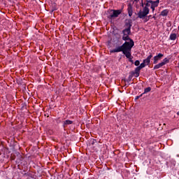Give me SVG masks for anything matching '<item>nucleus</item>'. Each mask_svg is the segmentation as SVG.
<instances>
[{
    "mask_svg": "<svg viewBox=\"0 0 179 179\" xmlns=\"http://www.w3.org/2000/svg\"><path fill=\"white\" fill-rule=\"evenodd\" d=\"M123 41H125L122 45L118 44L115 45V48L110 50V52H121L123 50H132V48L135 45V42L134 40L129 38V35H123L122 36Z\"/></svg>",
    "mask_w": 179,
    "mask_h": 179,
    "instance_id": "f257e3e1",
    "label": "nucleus"
},
{
    "mask_svg": "<svg viewBox=\"0 0 179 179\" xmlns=\"http://www.w3.org/2000/svg\"><path fill=\"white\" fill-rule=\"evenodd\" d=\"M109 15H108V19H114V17H118L122 13V10H108Z\"/></svg>",
    "mask_w": 179,
    "mask_h": 179,
    "instance_id": "f03ea898",
    "label": "nucleus"
},
{
    "mask_svg": "<svg viewBox=\"0 0 179 179\" xmlns=\"http://www.w3.org/2000/svg\"><path fill=\"white\" fill-rule=\"evenodd\" d=\"M149 12H150V10L148 7H143V10H140L137 15L139 19H145L148 15H149Z\"/></svg>",
    "mask_w": 179,
    "mask_h": 179,
    "instance_id": "7ed1b4c3",
    "label": "nucleus"
},
{
    "mask_svg": "<svg viewBox=\"0 0 179 179\" xmlns=\"http://www.w3.org/2000/svg\"><path fill=\"white\" fill-rule=\"evenodd\" d=\"M132 49H129L127 50H121V52H122V54L124 55H125L126 58H128L129 61L131 63L134 64V60H132V59L134 58V57L132 56L131 51Z\"/></svg>",
    "mask_w": 179,
    "mask_h": 179,
    "instance_id": "20e7f679",
    "label": "nucleus"
},
{
    "mask_svg": "<svg viewBox=\"0 0 179 179\" xmlns=\"http://www.w3.org/2000/svg\"><path fill=\"white\" fill-rule=\"evenodd\" d=\"M131 75L135 78H139V75H141V69L137 66L134 71L131 72Z\"/></svg>",
    "mask_w": 179,
    "mask_h": 179,
    "instance_id": "39448f33",
    "label": "nucleus"
},
{
    "mask_svg": "<svg viewBox=\"0 0 179 179\" xmlns=\"http://www.w3.org/2000/svg\"><path fill=\"white\" fill-rule=\"evenodd\" d=\"M163 57H164V55L162 53H159L157 55L153 57V64H157V62H159V61H160V59H162Z\"/></svg>",
    "mask_w": 179,
    "mask_h": 179,
    "instance_id": "423d86ee",
    "label": "nucleus"
},
{
    "mask_svg": "<svg viewBox=\"0 0 179 179\" xmlns=\"http://www.w3.org/2000/svg\"><path fill=\"white\" fill-rule=\"evenodd\" d=\"M124 26L127 27V31H129L132 27V20H126Z\"/></svg>",
    "mask_w": 179,
    "mask_h": 179,
    "instance_id": "0eeeda50",
    "label": "nucleus"
},
{
    "mask_svg": "<svg viewBox=\"0 0 179 179\" xmlns=\"http://www.w3.org/2000/svg\"><path fill=\"white\" fill-rule=\"evenodd\" d=\"M152 57H153V55H152V53L150 52V55H148L146 59H143V62H144V63L146 65H149V64H150V59H152Z\"/></svg>",
    "mask_w": 179,
    "mask_h": 179,
    "instance_id": "6e6552de",
    "label": "nucleus"
},
{
    "mask_svg": "<svg viewBox=\"0 0 179 179\" xmlns=\"http://www.w3.org/2000/svg\"><path fill=\"white\" fill-rule=\"evenodd\" d=\"M71 124H73V121L66 120L64 122L63 127H64V128H66L68 127V125H71Z\"/></svg>",
    "mask_w": 179,
    "mask_h": 179,
    "instance_id": "1a4fd4ad",
    "label": "nucleus"
},
{
    "mask_svg": "<svg viewBox=\"0 0 179 179\" xmlns=\"http://www.w3.org/2000/svg\"><path fill=\"white\" fill-rule=\"evenodd\" d=\"M127 11L129 13V16L131 17V16H132L133 14L132 6H131V4L128 5Z\"/></svg>",
    "mask_w": 179,
    "mask_h": 179,
    "instance_id": "9d476101",
    "label": "nucleus"
},
{
    "mask_svg": "<svg viewBox=\"0 0 179 179\" xmlns=\"http://www.w3.org/2000/svg\"><path fill=\"white\" fill-rule=\"evenodd\" d=\"M127 30H128V28H126L122 31L123 35L129 36L131 34V29H129V31Z\"/></svg>",
    "mask_w": 179,
    "mask_h": 179,
    "instance_id": "9b49d317",
    "label": "nucleus"
},
{
    "mask_svg": "<svg viewBox=\"0 0 179 179\" xmlns=\"http://www.w3.org/2000/svg\"><path fill=\"white\" fill-rule=\"evenodd\" d=\"M177 38V34H171L169 36V40H172V41H176Z\"/></svg>",
    "mask_w": 179,
    "mask_h": 179,
    "instance_id": "f8f14e48",
    "label": "nucleus"
},
{
    "mask_svg": "<svg viewBox=\"0 0 179 179\" xmlns=\"http://www.w3.org/2000/svg\"><path fill=\"white\" fill-rule=\"evenodd\" d=\"M162 66H164V64L163 63L160 62L158 64L154 66L153 69L154 70L159 69V68H162Z\"/></svg>",
    "mask_w": 179,
    "mask_h": 179,
    "instance_id": "ddd939ff",
    "label": "nucleus"
},
{
    "mask_svg": "<svg viewBox=\"0 0 179 179\" xmlns=\"http://www.w3.org/2000/svg\"><path fill=\"white\" fill-rule=\"evenodd\" d=\"M148 2H150V3H151V6L152 8H157V6H159V4L155 3V1L149 0Z\"/></svg>",
    "mask_w": 179,
    "mask_h": 179,
    "instance_id": "4468645a",
    "label": "nucleus"
},
{
    "mask_svg": "<svg viewBox=\"0 0 179 179\" xmlns=\"http://www.w3.org/2000/svg\"><path fill=\"white\" fill-rule=\"evenodd\" d=\"M169 15V10L165 9L161 12V16H167Z\"/></svg>",
    "mask_w": 179,
    "mask_h": 179,
    "instance_id": "2eb2a0df",
    "label": "nucleus"
},
{
    "mask_svg": "<svg viewBox=\"0 0 179 179\" xmlns=\"http://www.w3.org/2000/svg\"><path fill=\"white\" fill-rule=\"evenodd\" d=\"M164 65H166V64H169L170 62V59L166 57L163 59L162 62H161Z\"/></svg>",
    "mask_w": 179,
    "mask_h": 179,
    "instance_id": "dca6fc26",
    "label": "nucleus"
},
{
    "mask_svg": "<svg viewBox=\"0 0 179 179\" xmlns=\"http://www.w3.org/2000/svg\"><path fill=\"white\" fill-rule=\"evenodd\" d=\"M150 90H152V87H150L145 88L144 90V92L143 93V94H146V93H149V92H150Z\"/></svg>",
    "mask_w": 179,
    "mask_h": 179,
    "instance_id": "f3484780",
    "label": "nucleus"
},
{
    "mask_svg": "<svg viewBox=\"0 0 179 179\" xmlns=\"http://www.w3.org/2000/svg\"><path fill=\"white\" fill-rule=\"evenodd\" d=\"M145 66H146V64H145V63H144L143 61V62L140 64V66H138V67H139L141 69H143V68H145Z\"/></svg>",
    "mask_w": 179,
    "mask_h": 179,
    "instance_id": "a211bd4d",
    "label": "nucleus"
},
{
    "mask_svg": "<svg viewBox=\"0 0 179 179\" xmlns=\"http://www.w3.org/2000/svg\"><path fill=\"white\" fill-rule=\"evenodd\" d=\"M176 166V161H173L172 162H171V169H172V170H174V166Z\"/></svg>",
    "mask_w": 179,
    "mask_h": 179,
    "instance_id": "6ab92c4d",
    "label": "nucleus"
},
{
    "mask_svg": "<svg viewBox=\"0 0 179 179\" xmlns=\"http://www.w3.org/2000/svg\"><path fill=\"white\" fill-rule=\"evenodd\" d=\"M141 64V62H139V60H136L135 62H134V65L136 66H139V65Z\"/></svg>",
    "mask_w": 179,
    "mask_h": 179,
    "instance_id": "aec40b11",
    "label": "nucleus"
},
{
    "mask_svg": "<svg viewBox=\"0 0 179 179\" xmlns=\"http://www.w3.org/2000/svg\"><path fill=\"white\" fill-rule=\"evenodd\" d=\"M150 6V2H149V0L147 1V3H145V6L144 8H149Z\"/></svg>",
    "mask_w": 179,
    "mask_h": 179,
    "instance_id": "412c9836",
    "label": "nucleus"
},
{
    "mask_svg": "<svg viewBox=\"0 0 179 179\" xmlns=\"http://www.w3.org/2000/svg\"><path fill=\"white\" fill-rule=\"evenodd\" d=\"M142 96H143V94H141L139 96H136V98H135V100H138L140 97H142Z\"/></svg>",
    "mask_w": 179,
    "mask_h": 179,
    "instance_id": "4be33fe9",
    "label": "nucleus"
},
{
    "mask_svg": "<svg viewBox=\"0 0 179 179\" xmlns=\"http://www.w3.org/2000/svg\"><path fill=\"white\" fill-rule=\"evenodd\" d=\"M52 9H57V4L56 3L53 4Z\"/></svg>",
    "mask_w": 179,
    "mask_h": 179,
    "instance_id": "5701e85b",
    "label": "nucleus"
},
{
    "mask_svg": "<svg viewBox=\"0 0 179 179\" xmlns=\"http://www.w3.org/2000/svg\"><path fill=\"white\" fill-rule=\"evenodd\" d=\"M154 2H155V3H157V5H159V3H160V0H156Z\"/></svg>",
    "mask_w": 179,
    "mask_h": 179,
    "instance_id": "b1692460",
    "label": "nucleus"
},
{
    "mask_svg": "<svg viewBox=\"0 0 179 179\" xmlns=\"http://www.w3.org/2000/svg\"><path fill=\"white\" fill-rule=\"evenodd\" d=\"M149 20H150V18L148 17L145 18L144 22H149Z\"/></svg>",
    "mask_w": 179,
    "mask_h": 179,
    "instance_id": "393cba45",
    "label": "nucleus"
},
{
    "mask_svg": "<svg viewBox=\"0 0 179 179\" xmlns=\"http://www.w3.org/2000/svg\"><path fill=\"white\" fill-rule=\"evenodd\" d=\"M57 8H52V10H51V11H50L51 13H52V12H54L55 10H57Z\"/></svg>",
    "mask_w": 179,
    "mask_h": 179,
    "instance_id": "a878e982",
    "label": "nucleus"
},
{
    "mask_svg": "<svg viewBox=\"0 0 179 179\" xmlns=\"http://www.w3.org/2000/svg\"><path fill=\"white\" fill-rule=\"evenodd\" d=\"M151 9H152V13H153L155 12V7H152V6H151Z\"/></svg>",
    "mask_w": 179,
    "mask_h": 179,
    "instance_id": "bb28decb",
    "label": "nucleus"
},
{
    "mask_svg": "<svg viewBox=\"0 0 179 179\" xmlns=\"http://www.w3.org/2000/svg\"><path fill=\"white\" fill-rule=\"evenodd\" d=\"M152 15H148V19H152Z\"/></svg>",
    "mask_w": 179,
    "mask_h": 179,
    "instance_id": "cd10ccee",
    "label": "nucleus"
},
{
    "mask_svg": "<svg viewBox=\"0 0 179 179\" xmlns=\"http://www.w3.org/2000/svg\"><path fill=\"white\" fill-rule=\"evenodd\" d=\"M20 157L21 161L23 160V157L21 155H20Z\"/></svg>",
    "mask_w": 179,
    "mask_h": 179,
    "instance_id": "c85d7f7f",
    "label": "nucleus"
},
{
    "mask_svg": "<svg viewBox=\"0 0 179 179\" xmlns=\"http://www.w3.org/2000/svg\"><path fill=\"white\" fill-rule=\"evenodd\" d=\"M139 0H134V2H138Z\"/></svg>",
    "mask_w": 179,
    "mask_h": 179,
    "instance_id": "c756f323",
    "label": "nucleus"
},
{
    "mask_svg": "<svg viewBox=\"0 0 179 179\" xmlns=\"http://www.w3.org/2000/svg\"><path fill=\"white\" fill-rule=\"evenodd\" d=\"M152 19H156V17L154 15V16L152 17Z\"/></svg>",
    "mask_w": 179,
    "mask_h": 179,
    "instance_id": "7c9ffc66",
    "label": "nucleus"
},
{
    "mask_svg": "<svg viewBox=\"0 0 179 179\" xmlns=\"http://www.w3.org/2000/svg\"><path fill=\"white\" fill-rule=\"evenodd\" d=\"M177 115H179V111L177 113Z\"/></svg>",
    "mask_w": 179,
    "mask_h": 179,
    "instance_id": "2f4dec72",
    "label": "nucleus"
},
{
    "mask_svg": "<svg viewBox=\"0 0 179 179\" xmlns=\"http://www.w3.org/2000/svg\"><path fill=\"white\" fill-rule=\"evenodd\" d=\"M129 78L131 80V76H129Z\"/></svg>",
    "mask_w": 179,
    "mask_h": 179,
    "instance_id": "473e14b6",
    "label": "nucleus"
},
{
    "mask_svg": "<svg viewBox=\"0 0 179 179\" xmlns=\"http://www.w3.org/2000/svg\"><path fill=\"white\" fill-rule=\"evenodd\" d=\"M142 6H143V3H142Z\"/></svg>",
    "mask_w": 179,
    "mask_h": 179,
    "instance_id": "72a5a7b5",
    "label": "nucleus"
},
{
    "mask_svg": "<svg viewBox=\"0 0 179 179\" xmlns=\"http://www.w3.org/2000/svg\"><path fill=\"white\" fill-rule=\"evenodd\" d=\"M178 29H179V25H178Z\"/></svg>",
    "mask_w": 179,
    "mask_h": 179,
    "instance_id": "f704fd0d",
    "label": "nucleus"
}]
</instances>
